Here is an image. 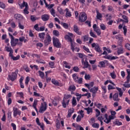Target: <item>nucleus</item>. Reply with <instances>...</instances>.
<instances>
[{"label": "nucleus", "instance_id": "e433bc0d", "mask_svg": "<svg viewBox=\"0 0 130 130\" xmlns=\"http://www.w3.org/2000/svg\"><path fill=\"white\" fill-rule=\"evenodd\" d=\"M114 123L116 124V125H122V123L121 122H119V121L118 119H116L115 121L114 122Z\"/></svg>", "mask_w": 130, "mask_h": 130}, {"label": "nucleus", "instance_id": "603ef678", "mask_svg": "<svg viewBox=\"0 0 130 130\" xmlns=\"http://www.w3.org/2000/svg\"><path fill=\"white\" fill-rule=\"evenodd\" d=\"M92 127L94 128H99V124L97 123H94L92 125Z\"/></svg>", "mask_w": 130, "mask_h": 130}, {"label": "nucleus", "instance_id": "ddd939ff", "mask_svg": "<svg viewBox=\"0 0 130 130\" xmlns=\"http://www.w3.org/2000/svg\"><path fill=\"white\" fill-rule=\"evenodd\" d=\"M69 103H70V100H67L66 99L63 98L62 105L63 108H66L67 105H69Z\"/></svg>", "mask_w": 130, "mask_h": 130}, {"label": "nucleus", "instance_id": "a878e982", "mask_svg": "<svg viewBox=\"0 0 130 130\" xmlns=\"http://www.w3.org/2000/svg\"><path fill=\"white\" fill-rule=\"evenodd\" d=\"M74 111H75V109L74 108L70 109V110L68 111V117H71V116H72V114L74 113Z\"/></svg>", "mask_w": 130, "mask_h": 130}, {"label": "nucleus", "instance_id": "9b49d317", "mask_svg": "<svg viewBox=\"0 0 130 130\" xmlns=\"http://www.w3.org/2000/svg\"><path fill=\"white\" fill-rule=\"evenodd\" d=\"M8 78L11 81H15L17 79V73L16 72H13L11 76H8Z\"/></svg>", "mask_w": 130, "mask_h": 130}, {"label": "nucleus", "instance_id": "4be33fe9", "mask_svg": "<svg viewBox=\"0 0 130 130\" xmlns=\"http://www.w3.org/2000/svg\"><path fill=\"white\" fill-rule=\"evenodd\" d=\"M39 38H40V39L42 40V41H43V40H44V38L45 37V32L39 33Z\"/></svg>", "mask_w": 130, "mask_h": 130}, {"label": "nucleus", "instance_id": "20e7f679", "mask_svg": "<svg viewBox=\"0 0 130 130\" xmlns=\"http://www.w3.org/2000/svg\"><path fill=\"white\" fill-rule=\"evenodd\" d=\"M79 20L80 22H85L87 20V14L85 12L80 13Z\"/></svg>", "mask_w": 130, "mask_h": 130}, {"label": "nucleus", "instance_id": "58836bf2", "mask_svg": "<svg viewBox=\"0 0 130 130\" xmlns=\"http://www.w3.org/2000/svg\"><path fill=\"white\" fill-rule=\"evenodd\" d=\"M50 12L53 17H55V10L53 8L50 10Z\"/></svg>", "mask_w": 130, "mask_h": 130}, {"label": "nucleus", "instance_id": "e2e57ef3", "mask_svg": "<svg viewBox=\"0 0 130 130\" xmlns=\"http://www.w3.org/2000/svg\"><path fill=\"white\" fill-rule=\"evenodd\" d=\"M95 112H96V117H98V116H99V115H100V113H101L100 111H99V110H98V109H96Z\"/></svg>", "mask_w": 130, "mask_h": 130}, {"label": "nucleus", "instance_id": "c03bdc74", "mask_svg": "<svg viewBox=\"0 0 130 130\" xmlns=\"http://www.w3.org/2000/svg\"><path fill=\"white\" fill-rule=\"evenodd\" d=\"M5 49L7 52H11V51H13V49L10 47L6 46L5 47Z\"/></svg>", "mask_w": 130, "mask_h": 130}, {"label": "nucleus", "instance_id": "5fc2aeb1", "mask_svg": "<svg viewBox=\"0 0 130 130\" xmlns=\"http://www.w3.org/2000/svg\"><path fill=\"white\" fill-rule=\"evenodd\" d=\"M39 75L41 77V78H42V79H43L44 78V73L39 71Z\"/></svg>", "mask_w": 130, "mask_h": 130}, {"label": "nucleus", "instance_id": "de8ad7c7", "mask_svg": "<svg viewBox=\"0 0 130 130\" xmlns=\"http://www.w3.org/2000/svg\"><path fill=\"white\" fill-rule=\"evenodd\" d=\"M78 54L79 55V57H80V58H82V59H83V58H85L86 57V55L81 53H78Z\"/></svg>", "mask_w": 130, "mask_h": 130}, {"label": "nucleus", "instance_id": "8fccbe9b", "mask_svg": "<svg viewBox=\"0 0 130 130\" xmlns=\"http://www.w3.org/2000/svg\"><path fill=\"white\" fill-rule=\"evenodd\" d=\"M76 90V86L75 85H71L69 87V91H74Z\"/></svg>", "mask_w": 130, "mask_h": 130}, {"label": "nucleus", "instance_id": "0e129e2a", "mask_svg": "<svg viewBox=\"0 0 130 130\" xmlns=\"http://www.w3.org/2000/svg\"><path fill=\"white\" fill-rule=\"evenodd\" d=\"M38 24H36L35 26H34V28L35 29V30H36V31H40V28H39V27L38 26Z\"/></svg>", "mask_w": 130, "mask_h": 130}, {"label": "nucleus", "instance_id": "423d86ee", "mask_svg": "<svg viewBox=\"0 0 130 130\" xmlns=\"http://www.w3.org/2000/svg\"><path fill=\"white\" fill-rule=\"evenodd\" d=\"M91 47L92 48H94L95 50L99 53H102V50L100 49L99 44L97 43H93L91 44Z\"/></svg>", "mask_w": 130, "mask_h": 130}, {"label": "nucleus", "instance_id": "f03ea898", "mask_svg": "<svg viewBox=\"0 0 130 130\" xmlns=\"http://www.w3.org/2000/svg\"><path fill=\"white\" fill-rule=\"evenodd\" d=\"M9 35L11 38V46L14 47L16 46L17 44H18V42L19 41V39H15L14 38V36L12 35L10 33H9Z\"/></svg>", "mask_w": 130, "mask_h": 130}, {"label": "nucleus", "instance_id": "0eeeda50", "mask_svg": "<svg viewBox=\"0 0 130 130\" xmlns=\"http://www.w3.org/2000/svg\"><path fill=\"white\" fill-rule=\"evenodd\" d=\"M44 44L46 46L49 45L50 44V42H51V37L49 34H47L46 37L44 41Z\"/></svg>", "mask_w": 130, "mask_h": 130}, {"label": "nucleus", "instance_id": "3c124183", "mask_svg": "<svg viewBox=\"0 0 130 130\" xmlns=\"http://www.w3.org/2000/svg\"><path fill=\"white\" fill-rule=\"evenodd\" d=\"M108 10L109 12H114V9H113V7L111 6H109L108 7Z\"/></svg>", "mask_w": 130, "mask_h": 130}, {"label": "nucleus", "instance_id": "2f4dec72", "mask_svg": "<svg viewBox=\"0 0 130 130\" xmlns=\"http://www.w3.org/2000/svg\"><path fill=\"white\" fill-rule=\"evenodd\" d=\"M53 35H54V36H56V37H58V36H59L60 35L59 31L57 30H54L53 31Z\"/></svg>", "mask_w": 130, "mask_h": 130}, {"label": "nucleus", "instance_id": "69168bd1", "mask_svg": "<svg viewBox=\"0 0 130 130\" xmlns=\"http://www.w3.org/2000/svg\"><path fill=\"white\" fill-rule=\"evenodd\" d=\"M11 126H12L13 130L17 129V126L16 125V124L12 123H11Z\"/></svg>", "mask_w": 130, "mask_h": 130}, {"label": "nucleus", "instance_id": "72a5a7b5", "mask_svg": "<svg viewBox=\"0 0 130 130\" xmlns=\"http://www.w3.org/2000/svg\"><path fill=\"white\" fill-rule=\"evenodd\" d=\"M28 5V3H26L25 1H23L21 5H19L21 9H23V8H26V6Z\"/></svg>", "mask_w": 130, "mask_h": 130}, {"label": "nucleus", "instance_id": "7ed1b4c3", "mask_svg": "<svg viewBox=\"0 0 130 130\" xmlns=\"http://www.w3.org/2000/svg\"><path fill=\"white\" fill-rule=\"evenodd\" d=\"M105 119L104 120V122H105V123H107V124H108V123H109L111 120H112V119H114V116L113 115H110L108 117V115L107 114H105Z\"/></svg>", "mask_w": 130, "mask_h": 130}, {"label": "nucleus", "instance_id": "6e6552de", "mask_svg": "<svg viewBox=\"0 0 130 130\" xmlns=\"http://www.w3.org/2000/svg\"><path fill=\"white\" fill-rule=\"evenodd\" d=\"M47 109V104H46V102H44V104H42V106L40 109L39 112L40 113H42V112L45 111Z\"/></svg>", "mask_w": 130, "mask_h": 130}, {"label": "nucleus", "instance_id": "7c9ffc66", "mask_svg": "<svg viewBox=\"0 0 130 130\" xmlns=\"http://www.w3.org/2000/svg\"><path fill=\"white\" fill-rule=\"evenodd\" d=\"M105 62H107V60H105L104 61H100L99 64H100L102 68H105Z\"/></svg>", "mask_w": 130, "mask_h": 130}, {"label": "nucleus", "instance_id": "6ab92c4d", "mask_svg": "<svg viewBox=\"0 0 130 130\" xmlns=\"http://www.w3.org/2000/svg\"><path fill=\"white\" fill-rule=\"evenodd\" d=\"M44 2L45 3L46 8H48V9L49 10H50V9H53L52 8H53V7H54V4L48 5V4H47V3H46V1L45 0H44Z\"/></svg>", "mask_w": 130, "mask_h": 130}, {"label": "nucleus", "instance_id": "774afa93", "mask_svg": "<svg viewBox=\"0 0 130 130\" xmlns=\"http://www.w3.org/2000/svg\"><path fill=\"white\" fill-rule=\"evenodd\" d=\"M125 47L126 49L128 50H130V44H126Z\"/></svg>", "mask_w": 130, "mask_h": 130}, {"label": "nucleus", "instance_id": "f257e3e1", "mask_svg": "<svg viewBox=\"0 0 130 130\" xmlns=\"http://www.w3.org/2000/svg\"><path fill=\"white\" fill-rule=\"evenodd\" d=\"M53 44L56 48H60L61 47V44L59 42V40L56 37L53 38Z\"/></svg>", "mask_w": 130, "mask_h": 130}, {"label": "nucleus", "instance_id": "aec40b11", "mask_svg": "<svg viewBox=\"0 0 130 130\" xmlns=\"http://www.w3.org/2000/svg\"><path fill=\"white\" fill-rule=\"evenodd\" d=\"M85 87H87L88 89V90H90L91 89V87H93L94 86V82H91L89 84L85 83Z\"/></svg>", "mask_w": 130, "mask_h": 130}, {"label": "nucleus", "instance_id": "4d7b16f0", "mask_svg": "<svg viewBox=\"0 0 130 130\" xmlns=\"http://www.w3.org/2000/svg\"><path fill=\"white\" fill-rule=\"evenodd\" d=\"M24 69L25 70V71L27 72V73H29V72H30V68H29L28 67V66L25 65L24 66Z\"/></svg>", "mask_w": 130, "mask_h": 130}, {"label": "nucleus", "instance_id": "9d476101", "mask_svg": "<svg viewBox=\"0 0 130 130\" xmlns=\"http://www.w3.org/2000/svg\"><path fill=\"white\" fill-rule=\"evenodd\" d=\"M104 58H105L106 59H109V60H113V59H117L118 58V57L116 56H112L110 55H105V56H103Z\"/></svg>", "mask_w": 130, "mask_h": 130}, {"label": "nucleus", "instance_id": "bb28decb", "mask_svg": "<svg viewBox=\"0 0 130 130\" xmlns=\"http://www.w3.org/2000/svg\"><path fill=\"white\" fill-rule=\"evenodd\" d=\"M84 110H86L87 114H90L93 112V109L90 107L85 108Z\"/></svg>", "mask_w": 130, "mask_h": 130}, {"label": "nucleus", "instance_id": "a18cd8bd", "mask_svg": "<svg viewBox=\"0 0 130 130\" xmlns=\"http://www.w3.org/2000/svg\"><path fill=\"white\" fill-rule=\"evenodd\" d=\"M122 18H123V19L124 20H125V21H124L125 23H128V18H127V16H126L125 15H123L122 16Z\"/></svg>", "mask_w": 130, "mask_h": 130}, {"label": "nucleus", "instance_id": "c756f323", "mask_svg": "<svg viewBox=\"0 0 130 130\" xmlns=\"http://www.w3.org/2000/svg\"><path fill=\"white\" fill-rule=\"evenodd\" d=\"M116 89L119 92V96L122 97V95L123 94V92H122V90H121V88L119 87H116Z\"/></svg>", "mask_w": 130, "mask_h": 130}, {"label": "nucleus", "instance_id": "39448f33", "mask_svg": "<svg viewBox=\"0 0 130 130\" xmlns=\"http://www.w3.org/2000/svg\"><path fill=\"white\" fill-rule=\"evenodd\" d=\"M115 38L116 40H117V44L118 45H121L122 44V42L123 41V37L121 35H117L115 36Z\"/></svg>", "mask_w": 130, "mask_h": 130}, {"label": "nucleus", "instance_id": "f704fd0d", "mask_svg": "<svg viewBox=\"0 0 130 130\" xmlns=\"http://www.w3.org/2000/svg\"><path fill=\"white\" fill-rule=\"evenodd\" d=\"M57 10L60 15H63L64 14V11L63 10H62V9H61V8L58 7Z\"/></svg>", "mask_w": 130, "mask_h": 130}, {"label": "nucleus", "instance_id": "a19ab883", "mask_svg": "<svg viewBox=\"0 0 130 130\" xmlns=\"http://www.w3.org/2000/svg\"><path fill=\"white\" fill-rule=\"evenodd\" d=\"M72 77L75 81V82H76L78 81L79 79V77L77 76V74H74L72 75Z\"/></svg>", "mask_w": 130, "mask_h": 130}, {"label": "nucleus", "instance_id": "c9c22d12", "mask_svg": "<svg viewBox=\"0 0 130 130\" xmlns=\"http://www.w3.org/2000/svg\"><path fill=\"white\" fill-rule=\"evenodd\" d=\"M72 105L75 107L77 105V100H76V98L73 97L72 99Z\"/></svg>", "mask_w": 130, "mask_h": 130}, {"label": "nucleus", "instance_id": "f8f14e48", "mask_svg": "<svg viewBox=\"0 0 130 130\" xmlns=\"http://www.w3.org/2000/svg\"><path fill=\"white\" fill-rule=\"evenodd\" d=\"M49 18H50V16L48 14H44L41 16V19L44 21V22L48 21V20H49Z\"/></svg>", "mask_w": 130, "mask_h": 130}, {"label": "nucleus", "instance_id": "b1692460", "mask_svg": "<svg viewBox=\"0 0 130 130\" xmlns=\"http://www.w3.org/2000/svg\"><path fill=\"white\" fill-rule=\"evenodd\" d=\"M66 17L67 18V17H72V12L70 11L69 9L66 8Z\"/></svg>", "mask_w": 130, "mask_h": 130}, {"label": "nucleus", "instance_id": "393cba45", "mask_svg": "<svg viewBox=\"0 0 130 130\" xmlns=\"http://www.w3.org/2000/svg\"><path fill=\"white\" fill-rule=\"evenodd\" d=\"M113 100L114 101H119V99H118V93H116L113 95Z\"/></svg>", "mask_w": 130, "mask_h": 130}, {"label": "nucleus", "instance_id": "864d4df0", "mask_svg": "<svg viewBox=\"0 0 130 130\" xmlns=\"http://www.w3.org/2000/svg\"><path fill=\"white\" fill-rule=\"evenodd\" d=\"M20 58V55H17L16 57L13 56L11 58V59H13V60H18Z\"/></svg>", "mask_w": 130, "mask_h": 130}, {"label": "nucleus", "instance_id": "49530a36", "mask_svg": "<svg viewBox=\"0 0 130 130\" xmlns=\"http://www.w3.org/2000/svg\"><path fill=\"white\" fill-rule=\"evenodd\" d=\"M94 31L96 32L98 35H101V30H100V28H96L94 30Z\"/></svg>", "mask_w": 130, "mask_h": 130}, {"label": "nucleus", "instance_id": "cd10ccee", "mask_svg": "<svg viewBox=\"0 0 130 130\" xmlns=\"http://www.w3.org/2000/svg\"><path fill=\"white\" fill-rule=\"evenodd\" d=\"M28 5L26 4V8L23 10V14H24V15H28V14H29V11H28Z\"/></svg>", "mask_w": 130, "mask_h": 130}, {"label": "nucleus", "instance_id": "1a4fd4ad", "mask_svg": "<svg viewBox=\"0 0 130 130\" xmlns=\"http://www.w3.org/2000/svg\"><path fill=\"white\" fill-rule=\"evenodd\" d=\"M21 115V111L19 110V109L17 108H13V116L16 117L17 115Z\"/></svg>", "mask_w": 130, "mask_h": 130}, {"label": "nucleus", "instance_id": "338daca9", "mask_svg": "<svg viewBox=\"0 0 130 130\" xmlns=\"http://www.w3.org/2000/svg\"><path fill=\"white\" fill-rule=\"evenodd\" d=\"M83 37L84 42L88 41V40H89V38L87 36H84Z\"/></svg>", "mask_w": 130, "mask_h": 130}, {"label": "nucleus", "instance_id": "79ce46f5", "mask_svg": "<svg viewBox=\"0 0 130 130\" xmlns=\"http://www.w3.org/2000/svg\"><path fill=\"white\" fill-rule=\"evenodd\" d=\"M30 19L32 22H35L36 20H38V18L36 16H35L34 15H31L30 16Z\"/></svg>", "mask_w": 130, "mask_h": 130}, {"label": "nucleus", "instance_id": "5701e85b", "mask_svg": "<svg viewBox=\"0 0 130 130\" xmlns=\"http://www.w3.org/2000/svg\"><path fill=\"white\" fill-rule=\"evenodd\" d=\"M90 92H91V93H93V94H95V93H97V91H98V87H94L92 88H90Z\"/></svg>", "mask_w": 130, "mask_h": 130}, {"label": "nucleus", "instance_id": "2eb2a0df", "mask_svg": "<svg viewBox=\"0 0 130 130\" xmlns=\"http://www.w3.org/2000/svg\"><path fill=\"white\" fill-rule=\"evenodd\" d=\"M73 28V30L76 34H78V35H82V32L79 31V27H78V26L75 25H74Z\"/></svg>", "mask_w": 130, "mask_h": 130}, {"label": "nucleus", "instance_id": "ea45409f", "mask_svg": "<svg viewBox=\"0 0 130 130\" xmlns=\"http://www.w3.org/2000/svg\"><path fill=\"white\" fill-rule=\"evenodd\" d=\"M110 76L113 79L116 78V74H115V72L114 71H113L112 73H110Z\"/></svg>", "mask_w": 130, "mask_h": 130}, {"label": "nucleus", "instance_id": "dca6fc26", "mask_svg": "<svg viewBox=\"0 0 130 130\" xmlns=\"http://www.w3.org/2000/svg\"><path fill=\"white\" fill-rule=\"evenodd\" d=\"M14 18L16 20H17V21H21V20H23V16L21 14H15Z\"/></svg>", "mask_w": 130, "mask_h": 130}, {"label": "nucleus", "instance_id": "680f3d73", "mask_svg": "<svg viewBox=\"0 0 130 130\" xmlns=\"http://www.w3.org/2000/svg\"><path fill=\"white\" fill-rule=\"evenodd\" d=\"M8 118L9 119H12V112L9 111L8 113Z\"/></svg>", "mask_w": 130, "mask_h": 130}, {"label": "nucleus", "instance_id": "09e8293b", "mask_svg": "<svg viewBox=\"0 0 130 130\" xmlns=\"http://www.w3.org/2000/svg\"><path fill=\"white\" fill-rule=\"evenodd\" d=\"M89 34L91 37H93V38H97V36H96L92 30H90Z\"/></svg>", "mask_w": 130, "mask_h": 130}, {"label": "nucleus", "instance_id": "6e6d98bb", "mask_svg": "<svg viewBox=\"0 0 130 130\" xmlns=\"http://www.w3.org/2000/svg\"><path fill=\"white\" fill-rule=\"evenodd\" d=\"M123 30L124 35L125 36V35H126V32H127V29L126 28V27L125 26H124L123 27Z\"/></svg>", "mask_w": 130, "mask_h": 130}, {"label": "nucleus", "instance_id": "c85d7f7f", "mask_svg": "<svg viewBox=\"0 0 130 130\" xmlns=\"http://www.w3.org/2000/svg\"><path fill=\"white\" fill-rule=\"evenodd\" d=\"M64 38L66 40H68L71 43H73V40L72 39V38H71L70 36L66 35L64 36Z\"/></svg>", "mask_w": 130, "mask_h": 130}, {"label": "nucleus", "instance_id": "f3484780", "mask_svg": "<svg viewBox=\"0 0 130 130\" xmlns=\"http://www.w3.org/2000/svg\"><path fill=\"white\" fill-rule=\"evenodd\" d=\"M123 52H124V51H123V48L121 45L120 46V47L118 48L117 53L118 55H119L123 53Z\"/></svg>", "mask_w": 130, "mask_h": 130}, {"label": "nucleus", "instance_id": "412c9836", "mask_svg": "<svg viewBox=\"0 0 130 130\" xmlns=\"http://www.w3.org/2000/svg\"><path fill=\"white\" fill-rule=\"evenodd\" d=\"M36 121L37 124L39 125L41 127V128H43L44 127V124H43V123H40L39 118H36Z\"/></svg>", "mask_w": 130, "mask_h": 130}, {"label": "nucleus", "instance_id": "a211bd4d", "mask_svg": "<svg viewBox=\"0 0 130 130\" xmlns=\"http://www.w3.org/2000/svg\"><path fill=\"white\" fill-rule=\"evenodd\" d=\"M96 18L98 20H101L102 18V14L99 12V10L98 9H96Z\"/></svg>", "mask_w": 130, "mask_h": 130}, {"label": "nucleus", "instance_id": "4468645a", "mask_svg": "<svg viewBox=\"0 0 130 130\" xmlns=\"http://www.w3.org/2000/svg\"><path fill=\"white\" fill-rule=\"evenodd\" d=\"M81 62L83 64H84V67H83L84 69H87L90 67V64H89V62L87 61V59L84 60V59H82L81 60Z\"/></svg>", "mask_w": 130, "mask_h": 130}, {"label": "nucleus", "instance_id": "13d9d810", "mask_svg": "<svg viewBox=\"0 0 130 130\" xmlns=\"http://www.w3.org/2000/svg\"><path fill=\"white\" fill-rule=\"evenodd\" d=\"M100 27H101V29H102V30H106V26L104 24L102 23L100 25Z\"/></svg>", "mask_w": 130, "mask_h": 130}, {"label": "nucleus", "instance_id": "37998d69", "mask_svg": "<svg viewBox=\"0 0 130 130\" xmlns=\"http://www.w3.org/2000/svg\"><path fill=\"white\" fill-rule=\"evenodd\" d=\"M61 25L63 26V28H65V29H68V28H69V24L67 23L61 22Z\"/></svg>", "mask_w": 130, "mask_h": 130}, {"label": "nucleus", "instance_id": "4c0bfd02", "mask_svg": "<svg viewBox=\"0 0 130 130\" xmlns=\"http://www.w3.org/2000/svg\"><path fill=\"white\" fill-rule=\"evenodd\" d=\"M51 82L52 84H53L54 85H55L56 86H58L59 85L58 81H57V80H56L55 79H52L51 80Z\"/></svg>", "mask_w": 130, "mask_h": 130}, {"label": "nucleus", "instance_id": "bf43d9fd", "mask_svg": "<svg viewBox=\"0 0 130 130\" xmlns=\"http://www.w3.org/2000/svg\"><path fill=\"white\" fill-rule=\"evenodd\" d=\"M29 82H30V78H29L28 76H27L25 79V85H28V84H29Z\"/></svg>", "mask_w": 130, "mask_h": 130}, {"label": "nucleus", "instance_id": "052dcab7", "mask_svg": "<svg viewBox=\"0 0 130 130\" xmlns=\"http://www.w3.org/2000/svg\"><path fill=\"white\" fill-rule=\"evenodd\" d=\"M76 82L78 83V84H82V83H83V78H78Z\"/></svg>", "mask_w": 130, "mask_h": 130}, {"label": "nucleus", "instance_id": "473e14b6", "mask_svg": "<svg viewBox=\"0 0 130 130\" xmlns=\"http://www.w3.org/2000/svg\"><path fill=\"white\" fill-rule=\"evenodd\" d=\"M64 99H66L67 100H71V99L72 98V95L71 94H64V97H63Z\"/></svg>", "mask_w": 130, "mask_h": 130}]
</instances>
